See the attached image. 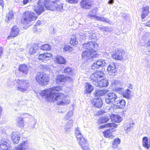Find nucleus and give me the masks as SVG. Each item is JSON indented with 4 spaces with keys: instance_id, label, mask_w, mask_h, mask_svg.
<instances>
[{
    "instance_id": "obj_64",
    "label": "nucleus",
    "mask_w": 150,
    "mask_h": 150,
    "mask_svg": "<svg viewBox=\"0 0 150 150\" xmlns=\"http://www.w3.org/2000/svg\"><path fill=\"white\" fill-rule=\"evenodd\" d=\"M114 2V0H109L108 1V4H112Z\"/></svg>"
},
{
    "instance_id": "obj_41",
    "label": "nucleus",
    "mask_w": 150,
    "mask_h": 150,
    "mask_svg": "<svg viewBox=\"0 0 150 150\" xmlns=\"http://www.w3.org/2000/svg\"><path fill=\"white\" fill-rule=\"evenodd\" d=\"M131 91L129 89H127L125 91H123L122 95L124 97L129 98L130 96Z\"/></svg>"
},
{
    "instance_id": "obj_9",
    "label": "nucleus",
    "mask_w": 150,
    "mask_h": 150,
    "mask_svg": "<svg viewBox=\"0 0 150 150\" xmlns=\"http://www.w3.org/2000/svg\"><path fill=\"white\" fill-rule=\"evenodd\" d=\"M98 47V45L97 43V42L93 41H90L88 43H85L83 44V48L88 50H96Z\"/></svg>"
},
{
    "instance_id": "obj_37",
    "label": "nucleus",
    "mask_w": 150,
    "mask_h": 150,
    "mask_svg": "<svg viewBox=\"0 0 150 150\" xmlns=\"http://www.w3.org/2000/svg\"><path fill=\"white\" fill-rule=\"evenodd\" d=\"M109 120V118L108 116H103L100 118L98 121V123L99 124L105 123Z\"/></svg>"
},
{
    "instance_id": "obj_3",
    "label": "nucleus",
    "mask_w": 150,
    "mask_h": 150,
    "mask_svg": "<svg viewBox=\"0 0 150 150\" xmlns=\"http://www.w3.org/2000/svg\"><path fill=\"white\" fill-rule=\"evenodd\" d=\"M14 84L17 91L23 92L28 91L30 86L29 80L26 79L16 80L14 81Z\"/></svg>"
},
{
    "instance_id": "obj_26",
    "label": "nucleus",
    "mask_w": 150,
    "mask_h": 150,
    "mask_svg": "<svg viewBox=\"0 0 150 150\" xmlns=\"http://www.w3.org/2000/svg\"><path fill=\"white\" fill-rule=\"evenodd\" d=\"M18 70L26 74L28 72V67L25 64H21L19 65L18 67Z\"/></svg>"
},
{
    "instance_id": "obj_29",
    "label": "nucleus",
    "mask_w": 150,
    "mask_h": 150,
    "mask_svg": "<svg viewBox=\"0 0 150 150\" xmlns=\"http://www.w3.org/2000/svg\"><path fill=\"white\" fill-rule=\"evenodd\" d=\"M38 44H34L30 48L29 52L31 54H35L38 50Z\"/></svg>"
},
{
    "instance_id": "obj_28",
    "label": "nucleus",
    "mask_w": 150,
    "mask_h": 150,
    "mask_svg": "<svg viewBox=\"0 0 150 150\" xmlns=\"http://www.w3.org/2000/svg\"><path fill=\"white\" fill-rule=\"evenodd\" d=\"M97 13V12L96 9H93L89 12L88 16L90 18L96 20L97 17L98 16H96Z\"/></svg>"
},
{
    "instance_id": "obj_43",
    "label": "nucleus",
    "mask_w": 150,
    "mask_h": 150,
    "mask_svg": "<svg viewBox=\"0 0 150 150\" xmlns=\"http://www.w3.org/2000/svg\"><path fill=\"white\" fill-rule=\"evenodd\" d=\"M77 37L81 40H84L86 39V34L84 33H80L77 35Z\"/></svg>"
},
{
    "instance_id": "obj_4",
    "label": "nucleus",
    "mask_w": 150,
    "mask_h": 150,
    "mask_svg": "<svg viewBox=\"0 0 150 150\" xmlns=\"http://www.w3.org/2000/svg\"><path fill=\"white\" fill-rule=\"evenodd\" d=\"M37 18L35 14L33 12L26 11L23 15L21 22L23 25H26L30 22L35 20Z\"/></svg>"
},
{
    "instance_id": "obj_53",
    "label": "nucleus",
    "mask_w": 150,
    "mask_h": 150,
    "mask_svg": "<svg viewBox=\"0 0 150 150\" xmlns=\"http://www.w3.org/2000/svg\"><path fill=\"white\" fill-rule=\"evenodd\" d=\"M100 67L99 66L96 62L93 63L91 66V69L93 70H95L99 68Z\"/></svg>"
},
{
    "instance_id": "obj_10",
    "label": "nucleus",
    "mask_w": 150,
    "mask_h": 150,
    "mask_svg": "<svg viewBox=\"0 0 150 150\" xmlns=\"http://www.w3.org/2000/svg\"><path fill=\"white\" fill-rule=\"evenodd\" d=\"M1 150H11L9 142L6 138L1 139Z\"/></svg>"
},
{
    "instance_id": "obj_45",
    "label": "nucleus",
    "mask_w": 150,
    "mask_h": 150,
    "mask_svg": "<svg viewBox=\"0 0 150 150\" xmlns=\"http://www.w3.org/2000/svg\"><path fill=\"white\" fill-rule=\"evenodd\" d=\"M6 17L7 19H6V21L7 22L9 21L13 18V14L12 11H10L8 14H7Z\"/></svg>"
},
{
    "instance_id": "obj_42",
    "label": "nucleus",
    "mask_w": 150,
    "mask_h": 150,
    "mask_svg": "<svg viewBox=\"0 0 150 150\" xmlns=\"http://www.w3.org/2000/svg\"><path fill=\"white\" fill-rule=\"evenodd\" d=\"M14 150H25L24 143H22L16 146L14 149Z\"/></svg>"
},
{
    "instance_id": "obj_14",
    "label": "nucleus",
    "mask_w": 150,
    "mask_h": 150,
    "mask_svg": "<svg viewBox=\"0 0 150 150\" xmlns=\"http://www.w3.org/2000/svg\"><path fill=\"white\" fill-rule=\"evenodd\" d=\"M93 3L92 0H82L81 5L83 8L88 9L91 7Z\"/></svg>"
},
{
    "instance_id": "obj_36",
    "label": "nucleus",
    "mask_w": 150,
    "mask_h": 150,
    "mask_svg": "<svg viewBox=\"0 0 150 150\" xmlns=\"http://www.w3.org/2000/svg\"><path fill=\"white\" fill-rule=\"evenodd\" d=\"M120 142V140L119 138H117L115 139L112 142V147L114 148H117Z\"/></svg>"
},
{
    "instance_id": "obj_22",
    "label": "nucleus",
    "mask_w": 150,
    "mask_h": 150,
    "mask_svg": "<svg viewBox=\"0 0 150 150\" xmlns=\"http://www.w3.org/2000/svg\"><path fill=\"white\" fill-rule=\"evenodd\" d=\"M143 145L144 146L149 149L150 147V139H149L147 137H144L142 139Z\"/></svg>"
},
{
    "instance_id": "obj_6",
    "label": "nucleus",
    "mask_w": 150,
    "mask_h": 150,
    "mask_svg": "<svg viewBox=\"0 0 150 150\" xmlns=\"http://www.w3.org/2000/svg\"><path fill=\"white\" fill-rule=\"evenodd\" d=\"M119 99L117 95L114 93H108L105 98V102L107 104H112L117 102Z\"/></svg>"
},
{
    "instance_id": "obj_58",
    "label": "nucleus",
    "mask_w": 150,
    "mask_h": 150,
    "mask_svg": "<svg viewBox=\"0 0 150 150\" xmlns=\"http://www.w3.org/2000/svg\"><path fill=\"white\" fill-rule=\"evenodd\" d=\"M104 113V112L103 110H99L97 113V115H100L103 114Z\"/></svg>"
},
{
    "instance_id": "obj_15",
    "label": "nucleus",
    "mask_w": 150,
    "mask_h": 150,
    "mask_svg": "<svg viewBox=\"0 0 150 150\" xmlns=\"http://www.w3.org/2000/svg\"><path fill=\"white\" fill-rule=\"evenodd\" d=\"M52 56V54L51 53H45L44 54H39L38 56V59L40 60H42V61L45 62L47 60H49Z\"/></svg>"
},
{
    "instance_id": "obj_60",
    "label": "nucleus",
    "mask_w": 150,
    "mask_h": 150,
    "mask_svg": "<svg viewBox=\"0 0 150 150\" xmlns=\"http://www.w3.org/2000/svg\"><path fill=\"white\" fill-rule=\"evenodd\" d=\"M82 148L84 150H90L89 147L88 146H84Z\"/></svg>"
},
{
    "instance_id": "obj_49",
    "label": "nucleus",
    "mask_w": 150,
    "mask_h": 150,
    "mask_svg": "<svg viewBox=\"0 0 150 150\" xmlns=\"http://www.w3.org/2000/svg\"><path fill=\"white\" fill-rule=\"evenodd\" d=\"M96 20L99 21H103V22H107L108 23H109L110 22V20L109 19L106 18L104 17H100L98 16V17H97Z\"/></svg>"
},
{
    "instance_id": "obj_25",
    "label": "nucleus",
    "mask_w": 150,
    "mask_h": 150,
    "mask_svg": "<svg viewBox=\"0 0 150 150\" xmlns=\"http://www.w3.org/2000/svg\"><path fill=\"white\" fill-rule=\"evenodd\" d=\"M108 90H97L95 91L94 94L96 97H100L105 95L107 93Z\"/></svg>"
},
{
    "instance_id": "obj_59",
    "label": "nucleus",
    "mask_w": 150,
    "mask_h": 150,
    "mask_svg": "<svg viewBox=\"0 0 150 150\" xmlns=\"http://www.w3.org/2000/svg\"><path fill=\"white\" fill-rule=\"evenodd\" d=\"M5 131H6V129L5 128H3L1 129V132L2 134H5V136H6V134L5 133Z\"/></svg>"
},
{
    "instance_id": "obj_33",
    "label": "nucleus",
    "mask_w": 150,
    "mask_h": 150,
    "mask_svg": "<svg viewBox=\"0 0 150 150\" xmlns=\"http://www.w3.org/2000/svg\"><path fill=\"white\" fill-rule=\"evenodd\" d=\"M56 61L57 63L60 64H65L66 62V60L64 58L59 55L57 57Z\"/></svg>"
},
{
    "instance_id": "obj_17",
    "label": "nucleus",
    "mask_w": 150,
    "mask_h": 150,
    "mask_svg": "<svg viewBox=\"0 0 150 150\" xmlns=\"http://www.w3.org/2000/svg\"><path fill=\"white\" fill-rule=\"evenodd\" d=\"M63 4L59 1H55L54 2V10H57L58 11H62L64 10Z\"/></svg>"
},
{
    "instance_id": "obj_1",
    "label": "nucleus",
    "mask_w": 150,
    "mask_h": 150,
    "mask_svg": "<svg viewBox=\"0 0 150 150\" xmlns=\"http://www.w3.org/2000/svg\"><path fill=\"white\" fill-rule=\"evenodd\" d=\"M62 91V87L58 86L42 91L40 93V94L47 101L52 100L54 101H57L58 105H64L68 104L70 103L69 100H64L65 96L64 94L61 92L58 93Z\"/></svg>"
},
{
    "instance_id": "obj_38",
    "label": "nucleus",
    "mask_w": 150,
    "mask_h": 150,
    "mask_svg": "<svg viewBox=\"0 0 150 150\" xmlns=\"http://www.w3.org/2000/svg\"><path fill=\"white\" fill-rule=\"evenodd\" d=\"M77 140L79 141V144L81 146L82 148L84 146V145L87 143L86 140L83 137H81V138L79 139V138Z\"/></svg>"
},
{
    "instance_id": "obj_52",
    "label": "nucleus",
    "mask_w": 150,
    "mask_h": 150,
    "mask_svg": "<svg viewBox=\"0 0 150 150\" xmlns=\"http://www.w3.org/2000/svg\"><path fill=\"white\" fill-rule=\"evenodd\" d=\"M73 50V48L69 45H66L64 47V50L65 51H71Z\"/></svg>"
},
{
    "instance_id": "obj_51",
    "label": "nucleus",
    "mask_w": 150,
    "mask_h": 150,
    "mask_svg": "<svg viewBox=\"0 0 150 150\" xmlns=\"http://www.w3.org/2000/svg\"><path fill=\"white\" fill-rule=\"evenodd\" d=\"M113 90H115L116 91L118 92L120 94H122L123 92V89L122 88L120 87V86L114 88Z\"/></svg>"
},
{
    "instance_id": "obj_13",
    "label": "nucleus",
    "mask_w": 150,
    "mask_h": 150,
    "mask_svg": "<svg viewBox=\"0 0 150 150\" xmlns=\"http://www.w3.org/2000/svg\"><path fill=\"white\" fill-rule=\"evenodd\" d=\"M19 32V28L16 25L13 26L11 29L10 35L8 37V39H9L11 38V37H15L18 35Z\"/></svg>"
},
{
    "instance_id": "obj_35",
    "label": "nucleus",
    "mask_w": 150,
    "mask_h": 150,
    "mask_svg": "<svg viewBox=\"0 0 150 150\" xmlns=\"http://www.w3.org/2000/svg\"><path fill=\"white\" fill-rule=\"evenodd\" d=\"M85 93H91L93 90V87L91 84L88 83H86L85 86Z\"/></svg>"
},
{
    "instance_id": "obj_62",
    "label": "nucleus",
    "mask_w": 150,
    "mask_h": 150,
    "mask_svg": "<svg viewBox=\"0 0 150 150\" xmlns=\"http://www.w3.org/2000/svg\"><path fill=\"white\" fill-rule=\"evenodd\" d=\"M146 25L150 27V20L147 22L146 24Z\"/></svg>"
},
{
    "instance_id": "obj_2",
    "label": "nucleus",
    "mask_w": 150,
    "mask_h": 150,
    "mask_svg": "<svg viewBox=\"0 0 150 150\" xmlns=\"http://www.w3.org/2000/svg\"><path fill=\"white\" fill-rule=\"evenodd\" d=\"M55 1H52L50 0H39L36 7L34 6L33 9L36 13L39 15L46 9L51 11L54 10Z\"/></svg>"
},
{
    "instance_id": "obj_55",
    "label": "nucleus",
    "mask_w": 150,
    "mask_h": 150,
    "mask_svg": "<svg viewBox=\"0 0 150 150\" xmlns=\"http://www.w3.org/2000/svg\"><path fill=\"white\" fill-rule=\"evenodd\" d=\"M73 115V112L72 111H70L67 114L66 117V119H68V117H71Z\"/></svg>"
},
{
    "instance_id": "obj_7",
    "label": "nucleus",
    "mask_w": 150,
    "mask_h": 150,
    "mask_svg": "<svg viewBox=\"0 0 150 150\" xmlns=\"http://www.w3.org/2000/svg\"><path fill=\"white\" fill-rule=\"evenodd\" d=\"M36 80L40 84L45 85L48 83L49 77L43 73H38L36 75Z\"/></svg>"
},
{
    "instance_id": "obj_56",
    "label": "nucleus",
    "mask_w": 150,
    "mask_h": 150,
    "mask_svg": "<svg viewBox=\"0 0 150 150\" xmlns=\"http://www.w3.org/2000/svg\"><path fill=\"white\" fill-rule=\"evenodd\" d=\"M104 31L105 32H110L112 31L111 28L110 27H105L104 28Z\"/></svg>"
},
{
    "instance_id": "obj_20",
    "label": "nucleus",
    "mask_w": 150,
    "mask_h": 150,
    "mask_svg": "<svg viewBox=\"0 0 150 150\" xmlns=\"http://www.w3.org/2000/svg\"><path fill=\"white\" fill-rule=\"evenodd\" d=\"M107 70L109 73H115L116 70L115 63H112L110 64L108 66Z\"/></svg>"
},
{
    "instance_id": "obj_12",
    "label": "nucleus",
    "mask_w": 150,
    "mask_h": 150,
    "mask_svg": "<svg viewBox=\"0 0 150 150\" xmlns=\"http://www.w3.org/2000/svg\"><path fill=\"white\" fill-rule=\"evenodd\" d=\"M72 78L69 76L65 77L63 75H59L56 79V83L57 84H60L61 82H65L67 80L71 81Z\"/></svg>"
},
{
    "instance_id": "obj_54",
    "label": "nucleus",
    "mask_w": 150,
    "mask_h": 150,
    "mask_svg": "<svg viewBox=\"0 0 150 150\" xmlns=\"http://www.w3.org/2000/svg\"><path fill=\"white\" fill-rule=\"evenodd\" d=\"M67 2L71 4H76L78 3L79 0H66Z\"/></svg>"
},
{
    "instance_id": "obj_39",
    "label": "nucleus",
    "mask_w": 150,
    "mask_h": 150,
    "mask_svg": "<svg viewBox=\"0 0 150 150\" xmlns=\"http://www.w3.org/2000/svg\"><path fill=\"white\" fill-rule=\"evenodd\" d=\"M111 84L113 87L115 88L117 87L120 86L121 85V82L115 79H113L112 81Z\"/></svg>"
},
{
    "instance_id": "obj_57",
    "label": "nucleus",
    "mask_w": 150,
    "mask_h": 150,
    "mask_svg": "<svg viewBox=\"0 0 150 150\" xmlns=\"http://www.w3.org/2000/svg\"><path fill=\"white\" fill-rule=\"evenodd\" d=\"M40 67L44 69H48L49 68V67L46 65H41Z\"/></svg>"
},
{
    "instance_id": "obj_31",
    "label": "nucleus",
    "mask_w": 150,
    "mask_h": 150,
    "mask_svg": "<svg viewBox=\"0 0 150 150\" xmlns=\"http://www.w3.org/2000/svg\"><path fill=\"white\" fill-rule=\"evenodd\" d=\"M149 7L147 6L142 8V13L141 14V17L142 19H144L148 15L149 13Z\"/></svg>"
},
{
    "instance_id": "obj_40",
    "label": "nucleus",
    "mask_w": 150,
    "mask_h": 150,
    "mask_svg": "<svg viewBox=\"0 0 150 150\" xmlns=\"http://www.w3.org/2000/svg\"><path fill=\"white\" fill-rule=\"evenodd\" d=\"M23 117H19L17 120V125L21 127L24 126L25 124Z\"/></svg>"
},
{
    "instance_id": "obj_61",
    "label": "nucleus",
    "mask_w": 150,
    "mask_h": 150,
    "mask_svg": "<svg viewBox=\"0 0 150 150\" xmlns=\"http://www.w3.org/2000/svg\"><path fill=\"white\" fill-rule=\"evenodd\" d=\"M41 23V21H38L36 23L35 26H37L40 25Z\"/></svg>"
},
{
    "instance_id": "obj_32",
    "label": "nucleus",
    "mask_w": 150,
    "mask_h": 150,
    "mask_svg": "<svg viewBox=\"0 0 150 150\" xmlns=\"http://www.w3.org/2000/svg\"><path fill=\"white\" fill-rule=\"evenodd\" d=\"M96 76H97L99 81L105 79V75L102 71H97L95 72Z\"/></svg>"
},
{
    "instance_id": "obj_11",
    "label": "nucleus",
    "mask_w": 150,
    "mask_h": 150,
    "mask_svg": "<svg viewBox=\"0 0 150 150\" xmlns=\"http://www.w3.org/2000/svg\"><path fill=\"white\" fill-rule=\"evenodd\" d=\"M115 54H112V56L114 59L122 60L123 59V55L124 52L121 49H117Z\"/></svg>"
},
{
    "instance_id": "obj_48",
    "label": "nucleus",
    "mask_w": 150,
    "mask_h": 150,
    "mask_svg": "<svg viewBox=\"0 0 150 150\" xmlns=\"http://www.w3.org/2000/svg\"><path fill=\"white\" fill-rule=\"evenodd\" d=\"M99 64V66L103 67L107 64L105 60L103 59H100L97 61L96 62Z\"/></svg>"
},
{
    "instance_id": "obj_50",
    "label": "nucleus",
    "mask_w": 150,
    "mask_h": 150,
    "mask_svg": "<svg viewBox=\"0 0 150 150\" xmlns=\"http://www.w3.org/2000/svg\"><path fill=\"white\" fill-rule=\"evenodd\" d=\"M73 120L72 119L69 120L68 122H67L66 123V127L67 129L70 128L72 126Z\"/></svg>"
},
{
    "instance_id": "obj_63",
    "label": "nucleus",
    "mask_w": 150,
    "mask_h": 150,
    "mask_svg": "<svg viewBox=\"0 0 150 150\" xmlns=\"http://www.w3.org/2000/svg\"><path fill=\"white\" fill-rule=\"evenodd\" d=\"M28 1V0H23V4H26Z\"/></svg>"
},
{
    "instance_id": "obj_16",
    "label": "nucleus",
    "mask_w": 150,
    "mask_h": 150,
    "mask_svg": "<svg viewBox=\"0 0 150 150\" xmlns=\"http://www.w3.org/2000/svg\"><path fill=\"white\" fill-rule=\"evenodd\" d=\"M134 124V123L133 121L131 119L129 120L128 122L124 124V129L127 132L130 131L133 128Z\"/></svg>"
},
{
    "instance_id": "obj_34",
    "label": "nucleus",
    "mask_w": 150,
    "mask_h": 150,
    "mask_svg": "<svg viewBox=\"0 0 150 150\" xmlns=\"http://www.w3.org/2000/svg\"><path fill=\"white\" fill-rule=\"evenodd\" d=\"M77 36L76 35H72L71 36L70 40V44L71 45L74 46L75 45H76L78 43V41L77 39Z\"/></svg>"
},
{
    "instance_id": "obj_5",
    "label": "nucleus",
    "mask_w": 150,
    "mask_h": 150,
    "mask_svg": "<svg viewBox=\"0 0 150 150\" xmlns=\"http://www.w3.org/2000/svg\"><path fill=\"white\" fill-rule=\"evenodd\" d=\"M117 124L113 123H109L101 127V128L109 127V128L103 132L104 136L106 137L110 138L112 136V133L115 130V127H117Z\"/></svg>"
},
{
    "instance_id": "obj_47",
    "label": "nucleus",
    "mask_w": 150,
    "mask_h": 150,
    "mask_svg": "<svg viewBox=\"0 0 150 150\" xmlns=\"http://www.w3.org/2000/svg\"><path fill=\"white\" fill-rule=\"evenodd\" d=\"M51 48V46L47 44L43 45L41 47L40 49L44 50H48Z\"/></svg>"
},
{
    "instance_id": "obj_21",
    "label": "nucleus",
    "mask_w": 150,
    "mask_h": 150,
    "mask_svg": "<svg viewBox=\"0 0 150 150\" xmlns=\"http://www.w3.org/2000/svg\"><path fill=\"white\" fill-rule=\"evenodd\" d=\"M108 85L109 82L108 81L104 79L99 81L96 86L100 87H106Z\"/></svg>"
},
{
    "instance_id": "obj_8",
    "label": "nucleus",
    "mask_w": 150,
    "mask_h": 150,
    "mask_svg": "<svg viewBox=\"0 0 150 150\" xmlns=\"http://www.w3.org/2000/svg\"><path fill=\"white\" fill-rule=\"evenodd\" d=\"M96 52V50H93L85 51L82 53V57L83 58H86L88 57L92 59L94 58L98 57V54L95 53Z\"/></svg>"
},
{
    "instance_id": "obj_46",
    "label": "nucleus",
    "mask_w": 150,
    "mask_h": 150,
    "mask_svg": "<svg viewBox=\"0 0 150 150\" xmlns=\"http://www.w3.org/2000/svg\"><path fill=\"white\" fill-rule=\"evenodd\" d=\"M75 133L76 135V137L77 139L81 138L82 137V135L80 131V129L78 128H76L75 130Z\"/></svg>"
},
{
    "instance_id": "obj_30",
    "label": "nucleus",
    "mask_w": 150,
    "mask_h": 150,
    "mask_svg": "<svg viewBox=\"0 0 150 150\" xmlns=\"http://www.w3.org/2000/svg\"><path fill=\"white\" fill-rule=\"evenodd\" d=\"M88 39L89 40H91V41H93V42H96L97 39L96 34L91 32H88Z\"/></svg>"
},
{
    "instance_id": "obj_18",
    "label": "nucleus",
    "mask_w": 150,
    "mask_h": 150,
    "mask_svg": "<svg viewBox=\"0 0 150 150\" xmlns=\"http://www.w3.org/2000/svg\"><path fill=\"white\" fill-rule=\"evenodd\" d=\"M12 142L14 143H18L19 140L20 136L18 132H13L11 137Z\"/></svg>"
},
{
    "instance_id": "obj_27",
    "label": "nucleus",
    "mask_w": 150,
    "mask_h": 150,
    "mask_svg": "<svg viewBox=\"0 0 150 150\" xmlns=\"http://www.w3.org/2000/svg\"><path fill=\"white\" fill-rule=\"evenodd\" d=\"M115 103H116L117 108L119 109L123 108L125 107L126 104L125 101L124 100L122 99L119 100V99L117 102Z\"/></svg>"
},
{
    "instance_id": "obj_23",
    "label": "nucleus",
    "mask_w": 150,
    "mask_h": 150,
    "mask_svg": "<svg viewBox=\"0 0 150 150\" xmlns=\"http://www.w3.org/2000/svg\"><path fill=\"white\" fill-rule=\"evenodd\" d=\"M95 72L92 74L91 76V81L93 84L96 86L98 83L99 80Z\"/></svg>"
},
{
    "instance_id": "obj_19",
    "label": "nucleus",
    "mask_w": 150,
    "mask_h": 150,
    "mask_svg": "<svg viewBox=\"0 0 150 150\" xmlns=\"http://www.w3.org/2000/svg\"><path fill=\"white\" fill-rule=\"evenodd\" d=\"M92 104L96 107L101 108L103 105V102L100 98L94 99L92 102Z\"/></svg>"
},
{
    "instance_id": "obj_44",
    "label": "nucleus",
    "mask_w": 150,
    "mask_h": 150,
    "mask_svg": "<svg viewBox=\"0 0 150 150\" xmlns=\"http://www.w3.org/2000/svg\"><path fill=\"white\" fill-rule=\"evenodd\" d=\"M64 73L66 74L71 75L73 72L71 68L69 67H68L64 69Z\"/></svg>"
},
{
    "instance_id": "obj_24",
    "label": "nucleus",
    "mask_w": 150,
    "mask_h": 150,
    "mask_svg": "<svg viewBox=\"0 0 150 150\" xmlns=\"http://www.w3.org/2000/svg\"><path fill=\"white\" fill-rule=\"evenodd\" d=\"M110 117L111 120L113 122L119 123L122 121L121 117L119 115L112 114Z\"/></svg>"
}]
</instances>
